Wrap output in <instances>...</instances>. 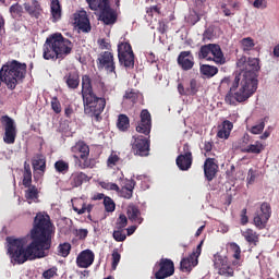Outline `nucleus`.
Returning a JSON list of instances; mask_svg holds the SVG:
<instances>
[{
	"label": "nucleus",
	"instance_id": "nucleus-1",
	"mask_svg": "<svg viewBox=\"0 0 279 279\" xmlns=\"http://www.w3.org/2000/svg\"><path fill=\"white\" fill-rule=\"evenodd\" d=\"M52 234L51 218L47 214L38 213L31 230V243L27 245L25 238L9 236L7 238L8 254L17 265H23L27 260H36V258H45L47 256L45 252L51 250Z\"/></svg>",
	"mask_w": 279,
	"mask_h": 279
},
{
	"label": "nucleus",
	"instance_id": "nucleus-2",
	"mask_svg": "<svg viewBox=\"0 0 279 279\" xmlns=\"http://www.w3.org/2000/svg\"><path fill=\"white\" fill-rule=\"evenodd\" d=\"M240 74L235 76L232 85L225 97L226 104L236 106L247 101L258 88V72L260 71V60L243 56L236 61Z\"/></svg>",
	"mask_w": 279,
	"mask_h": 279
},
{
	"label": "nucleus",
	"instance_id": "nucleus-3",
	"mask_svg": "<svg viewBox=\"0 0 279 279\" xmlns=\"http://www.w3.org/2000/svg\"><path fill=\"white\" fill-rule=\"evenodd\" d=\"M140 119L135 130L138 134H144L148 137L143 135L133 136L131 151L134 156H141L143 158L149 156V147L151 145V142L149 141V134H151V113H149V110L143 109Z\"/></svg>",
	"mask_w": 279,
	"mask_h": 279
},
{
	"label": "nucleus",
	"instance_id": "nucleus-4",
	"mask_svg": "<svg viewBox=\"0 0 279 279\" xmlns=\"http://www.w3.org/2000/svg\"><path fill=\"white\" fill-rule=\"evenodd\" d=\"M73 51V43L62 35V33H54L46 38L43 46L44 60H64L66 56H71Z\"/></svg>",
	"mask_w": 279,
	"mask_h": 279
},
{
	"label": "nucleus",
	"instance_id": "nucleus-5",
	"mask_svg": "<svg viewBox=\"0 0 279 279\" xmlns=\"http://www.w3.org/2000/svg\"><path fill=\"white\" fill-rule=\"evenodd\" d=\"M88 7L94 11H99V21H101L105 25H114L119 15L117 11L110 7V0H86Z\"/></svg>",
	"mask_w": 279,
	"mask_h": 279
},
{
	"label": "nucleus",
	"instance_id": "nucleus-6",
	"mask_svg": "<svg viewBox=\"0 0 279 279\" xmlns=\"http://www.w3.org/2000/svg\"><path fill=\"white\" fill-rule=\"evenodd\" d=\"M84 113L95 121H101V114L106 110V97L92 94L83 98Z\"/></svg>",
	"mask_w": 279,
	"mask_h": 279
},
{
	"label": "nucleus",
	"instance_id": "nucleus-7",
	"mask_svg": "<svg viewBox=\"0 0 279 279\" xmlns=\"http://www.w3.org/2000/svg\"><path fill=\"white\" fill-rule=\"evenodd\" d=\"M197 58L198 60H206L207 62H215L216 64H226V57L223 56L221 46L218 44L201 46Z\"/></svg>",
	"mask_w": 279,
	"mask_h": 279
},
{
	"label": "nucleus",
	"instance_id": "nucleus-8",
	"mask_svg": "<svg viewBox=\"0 0 279 279\" xmlns=\"http://www.w3.org/2000/svg\"><path fill=\"white\" fill-rule=\"evenodd\" d=\"M73 158L76 160L78 169H90V147L84 141H78L71 147Z\"/></svg>",
	"mask_w": 279,
	"mask_h": 279
},
{
	"label": "nucleus",
	"instance_id": "nucleus-9",
	"mask_svg": "<svg viewBox=\"0 0 279 279\" xmlns=\"http://www.w3.org/2000/svg\"><path fill=\"white\" fill-rule=\"evenodd\" d=\"M0 123L4 130L3 143H5V145H14L19 134L16 122L10 116L5 114L1 116Z\"/></svg>",
	"mask_w": 279,
	"mask_h": 279
},
{
	"label": "nucleus",
	"instance_id": "nucleus-10",
	"mask_svg": "<svg viewBox=\"0 0 279 279\" xmlns=\"http://www.w3.org/2000/svg\"><path fill=\"white\" fill-rule=\"evenodd\" d=\"M134 58L132 45L129 44V41H120L118 44V60L121 66H124V69H133Z\"/></svg>",
	"mask_w": 279,
	"mask_h": 279
},
{
	"label": "nucleus",
	"instance_id": "nucleus-11",
	"mask_svg": "<svg viewBox=\"0 0 279 279\" xmlns=\"http://www.w3.org/2000/svg\"><path fill=\"white\" fill-rule=\"evenodd\" d=\"M153 271L155 279L171 278L175 274V264L169 258H161L155 264Z\"/></svg>",
	"mask_w": 279,
	"mask_h": 279
},
{
	"label": "nucleus",
	"instance_id": "nucleus-12",
	"mask_svg": "<svg viewBox=\"0 0 279 279\" xmlns=\"http://www.w3.org/2000/svg\"><path fill=\"white\" fill-rule=\"evenodd\" d=\"M271 219V205L267 202L260 204L259 210L255 213L254 226L258 230H265L267 228V222Z\"/></svg>",
	"mask_w": 279,
	"mask_h": 279
},
{
	"label": "nucleus",
	"instance_id": "nucleus-13",
	"mask_svg": "<svg viewBox=\"0 0 279 279\" xmlns=\"http://www.w3.org/2000/svg\"><path fill=\"white\" fill-rule=\"evenodd\" d=\"M97 68L105 70L107 73H117V62H114V53L111 51H102L96 60Z\"/></svg>",
	"mask_w": 279,
	"mask_h": 279
},
{
	"label": "nucleus",
	"instance_id": "nucleus-14",
	"mask_svg": "<svg viewBox=\"0 0 279 279\" xmlns=\"http://www.w3.org/2000/svg\"><path fill=\"white\" fill-rule=\"evenodd\" d=\"M175 162L180 171H189L193 167V153L189 144L183 145V154L177 157Z\"/></svg>",
	"mask_w": 279,
	"mask_h": 279
},
{
	"label": "nucleus",
	"instance_id": "nucleus-15",
	"mask_svg": "<svg viewBox=\"0 0 279 279\" xmlns=\"http://www.w3.org/2000/svg\"><path fill=\"white\" fill-rule=\"evenodd\" d=\"M214 266L218 269L219 276H226V278H233L234 268L228 263V257L217 256L214 262Z\"/></svg>",
	"mask_w": 279,
	"mask_h": 279
},
{
	"label": "nucleus",
	"instance_id": "nucleus-16",
	"mask_svg": "<svg viewBox=\"0 0 279 279\" xmlns=\"http://www.w3.org/2000/svg\"><path fill=\"white\" fill-rule=\"evenodd\" d=\"M177 62L182 71H191V69L195 66V58L193 57V52H191V50L181 51L178 56Z\"/></svg>",
	"mask_w": 279,
	"mask_h": 279
},
{
	"label": "nucleus",
	"instance_id": "nucleus-17",
	"mask_svg": "<svg viewBox=\"0 0 279 279\" xmlns=\"http://www.w3.org/2000/svg\"><path fill=\"white\" fill-rule=\"evenodd\" d=\"M95 263V253L92 250L82 251L76 257V265L81 269H88Z\"/></svg>",
	"mask_w": 279,
	"mask_h": 279
},
{
	"label": "nucleus",
	"instance_id": "nucleus-18",
	"mask_svg": "<svg viewBox=\"0 0 279 279\" xmlns=\"http://www.w3.org/2000/svg\"><path fill=\"white\" fill-rule=\"evenodd\" d=\"M74 25L77 27V29L84 32L85 34H88V32L92 29L90 20H88L86 12L74 14Z\"/></svg>",
	"mask_w": 279,
	"mask_h": 279
},
{
	"label": "nucleus",
	"instance_id": "nucleus-19",
	"mask_svg": "<svg viewBox=\"0 0 279 279\" xmlns=\"http://www.w3.org/2000/svg\"><path fill=\"white\" fill-rule=\"evenodd\" d=\"M219 166L215 162V158H207L204 162V173L208 182H213L217 175Z\"/></svg>",
	"mask_w": 279,
	"mask_h": 279
},
{
	"label": "nucleus",
	"instance_id": "nucleus-20",
	"mask_svg": "<svg viewBox=\"0 0 279 279\" xmlns=\"http://www.w3.org/2000/svg\"><path fill=\"white\" fill-rule=\"evenodd\" d=\"M33 171H37L39 175H45L47 171V158L43 154H37L32 158Z\"/></svg>",
	"mask_w": 279,
	"mask_h": 279
},
{
	"label": "nucleus",
	"instance_id": "nucleus-21",
	"mask_svg": "<svg viewBox=\"0 0 279 279\" xmlns=\"http://www.w3.org/2000/svg\"><path fill=\"white\" fill-rule=\"evenodd\" d=\"M63 82L66 84L68 88L76 90V88H80V72L76 70L69 71L63 76Z\"/></svg>",
	"mask_w": 279,
	"mask_h": 279
},
{
	"label": "nucleus",
	"instance_id": "nucleus-22",
	"mask_svg": "<svg viewBox=\"0 0 279 279\" xmlns=\"http://www.w3.org/2000/svg\"><path fill=\"white\" fill-rule=\"evenodd\" d=\"M199 92V86L197 85V80L192 78L190 81V89H184V85L182 83L178 84V93L183 97H193L197 95Z\"/></svg>",
	"mask_w": 279,
	"mask_h": 279
},
{
	"label": "nucleus",
	"instance_id": "nucleus-23",
	"mask_svg": "<svg viewBox=\"0 0 279 279\" xmlns=\"http://www.w3.org/2000/svg\"><path fill=\"white\" fill-rule=\"evenodd\" d=\"M24 10L33 19H40V13L43 12V8L40 7V2H38V0H32V3L25 2Z\"/></svg>",
	"mask_w": 279,
	"mask_h": 279
},
{
	"label": "nucleus",
	"instance_id": "nucleus-24",
	"mask_svg": "<svg viewBox=\"0 0 279 279\" xmlns=\"http://www.w3.org/2000/svg\"><path fill=\"white\" fill-rule=\"evenodd\" d=\"M126 215L132 223H138L141 226L144 221L143 216H141V209L136 205H129Z\"/></svg>",
	"mask_w": 279,
	"mask_h": 279
},
{
	"label": "nucleus",
	"instance_id": "nucleus-25",
	"mask_svg": "<svg viewBox=\"0 0 279 279\" xmlns=\"http://www.w3.org/2000/svg\"><path fill=\"white\" fill-rule=\"evenodd\" d=\"M82 98L90 97V95H95L93 90V80L88 74L82 76Z\"/></svg>",
	"mask_w": 279,
	"mask_h": 279
},
{
	"label": "nucleus",
	"instance_id": "nucleus-26",
	"mask_svg": "<svg viewBox=\"0 0 279 279\" xmlns=\"http://www.w3.org/2000/svg\"><path fill=\"white\" fill-rule=\"evenodd\" d=\"M88 182V175L84 172H73L70 177L71 189H77Z\"/></svg>",
	"mask_w": 279,
	"mask_h": 279
},
{
	"label": "nucleus",
	"instance_id": "nucleus-27",
	"mask_svg": "<svg viewBox=\"0 0 279 279\" xmlns=\"http://www.w3.org/2000/svg\"><path fill=\"white\" fill-rule=\"evenodd\" d=\"M242 236L245 239V242L250 245H258V242L260 241V235L254 231V229H246L242 232Z\"/></svg>",
	"mask_w": 279,
	"mask_h": 279
},
{
	"label": "nucleus",
	"instance_id": "nucleus-28",
	"mask_svg": "<svg viewBox=\"0 0 279 279\" xmlns=\"http://www.w3.org/2000/svg\"><path fill=\"white\" fill-rule=\"evenodd\" d=\"M229 245L230 250L233 252L232 258H234L231 262L232 267H241V265H243V260L241 259V246L234 242L230 243Z\"/></svg>",
	"mask_w": 279,
	"mask_h": 279
},
{
	"label": "nucleus",
	"instance_id": "nucleus-29",
	"mask_svg": "<svg viewBox=\"0 0 279 279\" xmlns=\"http://www.w3.org/2000/svg\"><path fill=\"white\" fill-rule=\"evenodd\" d=\"M197 258H195L193 255H190L189 257H185L180 263V269L181 271H191L193 267H197Z\"/></svg>",
	"mask_w": 279,
	"mask_h": 279
},
{
	"label": "nucleus",
	"instance_id": "nucleus-30",
	"mask_svg": "<svg viewBox=\"0 0 279 279\" xmlns=\"http://www.w3.org/2000/svg\"><path fill=\"white\" fill-rule=\"evenodd\" d=\"M50 12L54 22L62 19V4H60V0H51Z\"/></svg>",
	"mask_w": 279,
	"mask_h": 279
},
{
	"label": "nucleus",
	"instance_id": "nucleus-31",
	"mask_svg": "<svg viewBox=\"0 0 279 279\" xmlns=\"http://www.w3.org/2000/svg\"><path fill=\"white\" fill-rule=\"evenodd\" d=\"M234 128V124L230 122V120H225L222 122V128L218 131L217 136L218 138H230V132H232V129Z\"/></svg>",
	"mask_w": 279,
	"mask_h": 279
},
{
	"label": "nucleus",
	"instance_id": "nucleus-32",
	"mask_svg": "<svg viewBox=\"0 0 279 279\" xmlns=\"http://www.w3.org/2000/svg\"><path fill=\"white\" fill-rule=\"evenodd\" d=\"M265 150V145L260 143L259 141H256L255 144H250L246 147L242 148L243 154H263Z\"/></svg>",
	"mask_w": 279,
	"mask_h": 279
},
{
	"label": "nucleus",
	"instance_id": "nucleus-33",
	"mask_svg": "<svg viewBox=\"0 0 279 279\" xmlns=\"http://www.w3.org/2000/svg\"><path fill=\"white\" fill-rule=\"evenodd\" d=\"M117 128L120 132H128L130 130V118L125 113L118 116Z\"/></svg>",
	"mask_w": 279,
	"mask_h": 279
},
{
	"label": "nucleus",
	"instance_id": "nucleus-34",
	"mask_svg": "<svg viewBox=\"0 0 279 279\" xmlns=\"http://www.w3.org/2000/svg\"><path fill=\"white\" fill-rule=\"evenodd\" d=\"M201 75H204L205 77H215L219 73V69L215 65L209 64H203L199 68Z\"/></svg>",
	"mask_w": 279,
	"mask_h": 279
},
{
	"label": "nucleus",
	"instance_id": "nucleus-35",
	"mask_svg": "<svg viewBox=\"0 0 279 279\" xmlns=\"http://www.w3.org/2000/svg\"><path fill=\"white\" fill-rule=\"evenodd\" d=\"M22 184L25 187L32 186V167L27 161L24 162V171L22 177Z\"/></svg>",
	"mask_w": 279,
	"mask_h": 279
},
{
	"label": "nucleus",
	"instance_id": "nucleus-36",
	"mask_svg": "<svg viewBox=\"0 0 279 279\" xmlns=\"http://www.w3.org/2000/svg\"><path fill=\"white\" fill-rule=\"evenodd\" d=\"M241 49L244 53H250L256 47L254 39L252 37H245L240 40Z\"/></svg>",
	"mask_w": 279,
	"mask_h": 279
},
{
	"label": "nucleus",
	"instance_id": "nucleus-37",
	"mask_svg": "<svg viewBox=\"0 0 279 279\" xmlns=\"http://www.w3.org/2000/svg\"><path fill=\"white\" fill-rule=\"evenodd\" d=\"M69 169H70L69 162L62 159L54 162V171L57 173H61L62 175H65V173H69Z\"/></svg>",
	"mask_w": 279,
	"mask_h": 279
},
{
	"label": "nucleus",
	"instance_id": "nucleus-38",
	"mask_svg": "<svg viewBox=\"0 0 279 279\" xmlns=\"http://www.w3.org/2000/svg\"><path fill=\"white\" fill-rule=\"evenodd\" d=\"M9 12L12 19H21V16H23V5L14 3L10 7Z\"/></svg>",
	"mask_w": 279,
	"mask_h": 279
},
{
	"label": "nucleus",
	"instance_id": "nucleus-39",
	"mask_svg": "<svg viewBox=\"0 0 279 279\" xmlns=\"http://www.w3.org/2000/svg\"><path fill=\"white\" fill-rule=\"evenodd\" d=\"M25 197L26 199H38V187L36 185H29L26 187Z\"/></svg>",
	"mask_w": 279,
	"mask_h": 279
},
{
	"label": "nucleus",
	"instance_id": "nucleus-40",
	"mask_svg": "<svg viewBox=\"0 0 279 279\" xmlns=\"http://www.w3.org/2000/svg\"><path fill=\"white\" fill-rule=\"evenodd\" d=\"M58 253H59V256L66 258V256L71 254V243L65 242V243L59 244Z\"/></svg>",
	"mask_w": 279,
	"mask_h": 279
},
{
	"label": "nucleus",
	"instance_id": "nucleus-41",
	"mask_svg": "<svg viewBox=\"0 0 279 279\" xmlns=\"http://www.w3.org/2000/svg\"><path fill=\"white\" fill-rule=\"evenodd\" d=\"M123 97L128 101H131L132 104H136V101H138V98L141 97V94L134 89H129L125 92Z\"/></svg>",
	"mask_w": 279,
	"mask_h": 279
},
{
	"label": "nucleus",
	"instance_id": "nucleus-42",
	"mask_svg": "<svg viewBox=\"0 0 279 279\" xmlns=\"http://www.w3.org/2000/svg\"><path fill=\"white\" fill-rule=\"evenodd\" d=\"M104 206L106 213H114V210H117V204L112 198H110V196L105 197Z\"/></svg>",
	"mask_w": 279,
	"mask_h": 279
},
{
	"label": "nucleus",
	"instance_id": "nucleus-43",
	"mask_svg": "<svg viewBox=\"0 0 279 279\" xmlns=\"http://www.w3.org/2000/svg\"><path fill=\"white\" fill-rule=\"evenodd\" d=\"M111 269H113V271L117 269V267H119V263H121V253L119 252L118 248H114L112 254H111Z\"/></svg>",
	"mask_w": 279,
	"mask_h": 279
},
{
	"label": "nucleus",
	"instance_id": "nucleus-44",
	"mask_svg": "<svg viewBox=\"0 0 279 279\" xmlns=\"http://www.w3.org/2000/svg\"><path fill=\"white\" fill-rule=\"evenodd\" d=\"M114 241H117L118 243H123V241H125V239H128V235H125V233H123V229H119L117 228V230L113 231L112 234Z\"/></svg>",
	"mask_w": 279,
	"mask_h": 279
},
{
	"label": "nucleus",
	"instance_id": "nucleus-45",
	"mask_svg": "<svg viewBox=\"0 0 279 279\" xmlns=\"http://www.w3.org/2000/svg\"><path fill=\"white\" fill-rule=\"evenodd\" d=\"M50 104H51V109L56 114H60V112H62V105L60 104V100L58 99V97L51 98Z\"/></svg>",
	"mask_w": 279,
	"mask_h": 279
},
{
	"label": "nucleus",
	"instance_id": "nucleus-46",
	"mask_svg": "<svg viewBox=\"0 0 279 279\" xmlns=\"http://www.w3.org/2000/svg\"><path fill=\"white\" fill-rule=\"evenodd\" d=\"M93 208H95V205L93 204L86 205L85 203L81 208L74 207V210L75 213H77V215H84L85 213H93Z\"/></svg>",
	"mask_w": 279,
	"mask_h": 279
},
{
	"label": "nucleus",
	"instance_id": "nucleus-47",
	"mask_svg": "<svg viewBox=\"0 0 279 279\" xmlns=\"http://www.w3.org/2000/svg\"><path fill=\"white\" fill-rule=\"evenodd\" d=\"M263 130H265V120H260L258 124L253 125L250 132L251 134H262Z\"/></svg>",
	"mask_w": 279,
	"mask_h": 279
},
{
	"label": "nucleus",
	"instance_id": "nucleus-48",
	"mask_svg": "<svg viewBox=\"0 0 279 279\" xmlns=\"http://www.w3.org/2000/svg\"><path fill=\"white\" fill-rule=\"evenodd\" d=\"M128 226V216L125 214H121L117 220V228L119 230H123Z\"/></svg>",
	"mask_w": 279,
	"mask_h": 279
},
{
	"label": "nucleus",
	"instance_id": "nucleus-49",
	"mask_svg": "<svg viewBox=\"0 0 279 279\" xmlns=\"http://www.w3.org/2000/svg\"><path fill=\"white\" fill-rule=\"evenodd\" d=\"M119 160H121V158L118 157L117 154L112 153L107 159V167H110L111 169L112 167H117V162H119Z\"/></svg>",
	"mask_w": 279,
	"mask_h": 279
},
{
	"label": "nucleus",
	"instance_id": "nucleus-50",
	"mask_svg": "<svg viewBox=\"0 0 279 279\" xmlns=\"http://www.w3.org/2000/svg\"><path fill=\"white\" fill-rule=\"evenodd\" d=\"M118 194L124 199H132L134 192H132V190H126L125 187H119Z\"/></svg>",
	"mask_w": 279,
	"mask_h": 279
},
{
	"label": "nucleus",
	"instance_id": "nucleus-51",
	"mask_svg": "<svg viewBox=\"0 0 279 279\" xmlns=\"http://www.w3.org/2000/svg\"><path fill=\"white\" fill-rule=\"evenodd\" d=\"M215 38V31L213 28H206L203 33V43H208Z\"/></svg>",
	"mask_w": 279,
	"mask_h": 279
},
{
	"label": "nucleus",
	"instance_id": "nucleus-52",
	"mask_svg": "<svg viewBox=\"0 0 279 279\" xmlns=\"http://www.w3.org/2000/svg\"><path fill=\"white\" fill-rule=\"evenodd\" d=\"M97 43H98L99 49H101V50L106 49L107 51H110V49H112V45L106 38L98 39Z\"/></svg>",
	"mask_w": 279,
	"mask_h": 279
},
{
	"label": "nucleus",
	"instance_id": "nucleus-53",
	"mask_svg": "<svg viewBox=\"0 0 279 279\" xmlns=\"http://www.w3.org/2000/svg\"><path fill=\"white\" fill-rule=\"evenodd\" d=\"M257 175L258 174L256 173V170L251 168L247 173V184H254V182H256Z\"/></svg>",
	"mask_w": 279,
	"mask_h": 279
},
{
	"label": "nucleus",
	"instance_id": "nucleus-54",
	"mask_svg": "<svg viewBox=\"0 0 279 279\" xmlns=\"http://www.w3.org/2000/svg\"><path fill=\"white\" fill-rule=\"evenodd\" d=\"M101 187L105 189L106 191H116V193H118L119 191V186L117 185V183H102Z\"/></svg>",
	"mask_w": 279,
	"mask_h": 279
},
{
	"label": "nucleus",
	"instance_id": "nucleus-55",
	"mask_svg": "<svg viewBox=\"0 0 279 279\" xmlns=\"http://www.w3.org/2000/svg\"><path fill=\"white\" fill-rule=\"evenodd\" d=\"M253 8H256L257 10H265V8H267V0H255L253 2Z\"/></svg>",
	"mask_w": 279,
	"mask_h": 279
},
{
	"label": "nucleus",
	"instance_id": "nucleus-56",
	"mask_svg": "<svg viewBox=\"0 0 279 279\" xmlns=\"http://www.w3.org/2000/svg\"><path fill=\"white\" fill-rule=\"evenodd\" d=\"M134 186H136V181H134V179H131L125 181L124 186H122V189H126L134 193Z\"/></svg>",
	"mask_w": 279,
	"mask_h": 279
},
{
	"label": "nucleus",
	"instance_id": "nucleus-57",
	"mask_svg": "<svg viewBox=\"0 0 279 279\" xmlns=\"http://www.w3.org/2000/svg\"><path fill=\"white\" fill-rule=\"evenodd\" d=\"M76 236L81 241H84V239H86V236H88V229H78V230H76Z\"/></svg>",
	"mask_w": 279,
	"mask_h": 279
},
{
	"label": "nucleus",
	"instance_id": "nucleus-58",
	"mask_svg": "<svg viewBox=\"0 0 279 279\" xmlns=\"http://www.w3.org/2000/svg\"><path fill=\"white\" fill-rule=\"evenodd\" d=\"M84 204L85 203H84V201H82V198H75L72 204V208H73L74 213H75V208H84Z\"/></svg>",
	"mask_w": 279,
	"mask_h": 279
},
{
	"label": "nucleus",
	"instance_id": "nucleus-59",
	"mask_svg": "<svg viewBox=\"0 0 279 279\" xmlns=\"http://www.w3.org/2000/svg\"><path fill=\"white\" fill-rule=\"evenodd\" d=\"M74 112L75 111L73 110V106H71V105H68L64 108V117H66V119H71V117H73Z\"/></svg>",
	"mask_w": 279,
	"mask_h": 279
},
{
	"label": "nucleus",
	"instance_id": "nucleus-60",
	"mask_svg": "<svg viewBox=\"0 0 279 279\" xmlns=\"http://www.w3.org/2000/svg\"><path fill=\"white\" fill-rule=\"evenodd\" d=\"M45 279H51L53 276H56V268H50L48 270H45L43 274Z\"/></svg>",
	"mask_w": 279,
	"mask_h": 279
},
{
	"label": "nucleus",
	"instance_id": "nucleus-61",
	"mask_svg": "<svg viewBox=\"0 0 279 279\" xmlns=\"http://www.w3.org/2000/svg\"><path fill=\"white\" fill-rule=\"evenodd\" d=\"M202 245H204V241H201V243L196 247V251L191 254V256H194V258H196V260L202 255Z\"/></svg>",
	"mask_w": 279,
	"mask_h": 279
},
{
	"label": "nucleus",
	"instance_id": "nucleus-62",
	"mask_svg": "<svg viewBox=\"0 0 279 279\" xmlns=\"http://www.w3.org/2000/svg\"><path fill=\"white\" fill-rule=\"evenodd\" d=\"M95 84L97 85L98 90L104 95L107 90L106 83L101 82V80H97Z\"/></svg>",
	"mask_w": 279,
	"mask_h": 279
},
{
	"label": "nucleus",
	"instance_id": "nucleus-63",
	"mask_svg": "<svg viewBox=\"0 0 279 279\" xmlns=\"http://www.w3.org/2000/svg\"><path fill=\"white\" fill-rule=\"evenodd\" d=\"M214 145L215 144L213 142H204V146H203L204 151H206V154L213 151Z\"/></svg>",
	"mask_w": 279,
	"mask_h": 279
},
{
	"label": "nucleus",
	"instance_id": "nucleus-64",
	"mask_svg": "<svg viewBox=\"0 0 279 279\" xmlns=\"http://www.w3.org/2000/svg\"><path fill=\"white\" fill-rule=\"evenodd\" d=\"M248 218H247V209H242V215H241V223L242 226H245L247 223Z\"/></svg>",
	"mask_w": 279,
	"mask_h": 279
}]
</instances>
